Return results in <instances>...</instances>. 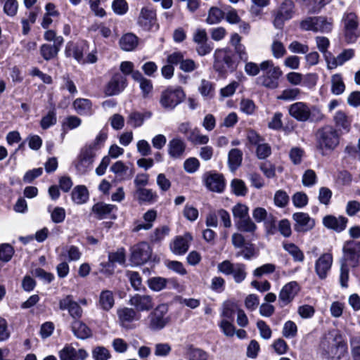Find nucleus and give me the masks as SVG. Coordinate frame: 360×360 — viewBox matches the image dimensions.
Segmentation results:
<instances>
[{
    "label": "nucleus",
    "instance_id": "obj_1",
    "mask_svg": "<svg viewBox=\"0 0 360 360\" xmlns=\"http://www.w3.org/2000/svg\"><path fill=\"white\" fill-rule=\"evenodd\" d=\"M107 138V130L102 129L92 143L86 144L82 148L78 156V162L76 165L78 171L84 173L91 167L96 152L102 148Z\"/></svg>",
    "mask_w": 360,
    "mask_h": 360
},
{
    "label": "nucleus",
    "instance_id": "obj_2",
    "mask_svg": "<svg viewBox=\"0 0 360 360\" xmlns=\"http://www.w3.org/2000/svg\"><path fill=\"white\" fill-rule=\"evenodd\" d=\"M319 352L327 359H340L347 352V347L338 333H329L321 340Z\"/></svg>",
    "mask_w": 360,
    "mask_h": 360
},
{
    "label": "nucleus",
    "instance_id": "obj_3",
    "mask_svg": "<svg viewBox=\"0 0 360 360\" xmlns=\"http://www.w3.org/2000/svg\"><path fill=\"white\" fill-rule=\"evenodd\" d=\"M316 148L324 155L326 151L333 150L340 143V134L337 129L326 125L318 129L316 134Z\"/></svg>",
    "mask_w": 360,
    "mask_h": 360
},
{
    "label": "nucleus",
    "instance_id": "obj_4",
    "mask_svg": "<svg viewBox=\"0 0 360 360\" xmlns=\"http://www.w3.org/2000/svg\"><path fill=\"white\" fill-rule=\"evenodd\" d=\"M262 75L257 78V83L269 89H276L279 86V79L283 75L280 67L276 66L271 60L262 62Z\"/></svg>",
    "mask_w": 360,
    "mask_h": 360
},
{
    "label": "nucleus",
    "instance_id": "obj_5",
    "mask_svg": "<svg viewBox=\"0 0 360 360\" xmlns=\"http://www.w3.org/2000/svg\"><path fill=\"white\" fill-rule=\"evenodd\" d=\"M214 59V69L221 75L226 73L228 70L233 72L238 67V63L229 49H216Z\"/></svg>",
    "mask_w": 360,
    "mask_h": 360
},
{
    "label": "nucleus",
    "instance_id": "obj_6",
    "mask_svg": "<svg viewBox=\"0 0 360 360\" xmlns=\"http://www.w3.org/2000/svg\"><path fill=\"white\" fill-rule=\"evenodd\" d=\"M186 94L181 86H169L160 94V104L166 110H172L184 101Z\"/></svg>",
    "mask_w": 360,
    "mask_h": 360
},
{
    "label": "nucleus",
    "instance_id": "obj_7",
    "mask_svg": "<svg viewBox=\"0 0 360 360\" xmlns=\"http://www.w3.org/2000/svg\"><path fill=\"white\" fill-rule=\"evenodd\" d=\"M168 315V307L165 304L157 306L147 317V326L152 331L163 329L170 322Z\"/></svg>",
    "mask_w": 360,
    "mask_h": 360
},
{
    "label": "nucleus",
    "instance_id": "obj_8",
    "mask_svg": "<svg viewBox=\"0 0 360 360\" xmlns=\"http://www.w3.org/2000/svg\"><path fill=\"white\" fill-rule=\"evenodd\" d=\"M219 272L225 276H232L236 283H241L247 277V267L243 263H233L230 260H224L217 264Z\"/></svg>",
    "mask_w": 360,
    "mask_h": 360
},
{
    "label": "nucleus",
    "instance_id": "obj_9",
    "mask_svg": "<svg viewBox=\"0 0 360 360\" xmlns=\"http://www.w3.org/2000/svg\"><path fill=\"white\" fill-rule=\"evenodd\" d=\"M343 257L341 262L356 267L360 260V241L349 240L345 242L342 248Z\"/></svg>",
    "mask_w": 360,
    "mask_h": 360
},
{
    "label": "nucleus",
    "instance_id": "obj_10",
    "mask_svg": "<svg viewBox=\"0 0 360 360\" xmlns=\"http://www.w3.org/2000/svg\"><path fill=\"white\" fill-rule=\"evenodd\" d=\"M295 4L292 0H284L274 13L273 24L277 29H283L285 22L294 14Z\"/></svg>",
    "mask_w": 360,
    "mask_h": 360
},
{
    "label": "nucleus",
    "instance_id": "obj_11",
    "mask_svg": "<svg viewBox=\"0 0 360 360\" xmlns=\"http://www.w3.org/2000/svg\"><path fill=\"white\" fill-rule=\"evenodd\" d=\"M152 248L147 242H140L131 248L130 260L139 266L146 263L151 257Z\"/></svg>",
    "mask_w": 360,
    "mask_h": 360
},
{
    "label": "nucleus",
    "instance_id": "obj_12",
    "mask_svg": "<svg viewBox=\"0 0 360 360\" xmlns=\"http://www.w3.org/2000/svg\"><path fill=\"white\" fill-rule=\"evenodd\" d=\"M136 24L144 31H150L155 26L158 28L156 10L150 6L142 7Z\"/></svg>",
    "mask_w": 360,
    "mask_h": 360
},
{
    "label": "nucleus",
    "instance_id": "obj_13",
    "mask_svg": "<svg viewBox=\"0 0 360 360\" xmlns=\"http://www.w3.org/2000/svg\"><path fill=\"white\" fill-rule=\"evenodd\" d=\"M127 86V79L120 72L115 73L105 87L106 96H112L120 94Z\"/></svg>",
    "mask_w": 360,
    "mask_h": 360
},
{
    "label": "nucleus",
    "instance_id": "obj_14",
    "mask_svg": "<svg viewBox=\"0 0 360 360\" xmlns=\"http://www.w3.org/2000/svg\"><path fill=\"white\" fill-rule=\"evenodd\" d=\"M333 262V255L329 252L322 254L315 262V272L319 279L324 280L327 278L331 269Z\"/></svg>",
    "mask_w": 360,
    "mask_h": 360
},
{
    "label": "nucleus",
    "instance_id": "obj_15",
    "mask_svg": "<svg viewBox=\"0 0 360 360\" xmlns=\"http://www.w3.org/2000/svg\"><path fill=\"white\" fill-rule=\"evenodd\" d=\"M167 61L170 64H179V68L185 72H191L197 68V65L192 59H184L181 52L177 51L169 54Z\"/></svg>",
    "mask_w": 360,
    "mask_h": 360
},
{
    "label": "nucleus",
    "instance_id": "obj_16",
    "mask_svg": "<svg viewBox=\"0 0 360 360\" xmlns=\"http://www.w3.org/2000/svg\"><path fill=\"white\" fill-rule=\"evenodd\" d=\"M299 291L300 287L296 281H291L286 283L282 288L278 295L280 306L283 307L290 304Z\"/></svg>",
    "mask_w": 360,
    "mask_h": 360
},
{
    "label": "nucleus",
    "instance_id": "obj_17",
    "mask_svg": "<svg viewBox=\"0 0 360 360\" xmlns=\"http://www.w3.org/2000/svg\"><path fill=\"white\" fill-rule=\"evenodd\" d=\"M292 219L295 221L294 229L297 232H307L315 226V220L308 213L295 212L292 214Z\"/></svg>",
    "mask_w": 360,
    "mask_h": 360
},
{
    "label": "nucleus",
    "instance_id": "obj_18",
    "mask_svg": "<svg viewBox=\"0 0 360 360\" xmlns=\"http://www.w3.org/2000/svg\"><path fill=\"white\" fill-rule=\"evenodd\" d=\"M129 304L137 311H148L154 307L153 298L148 295L135 294L130 297Z\"/></svg>",
    "mask_w": 360,
    "mask_h": 360
},
{
    "label": "nucleus",
    "instance_id": "obj_19",
    "mask_svg": "<svg viewBox=\"0 0 360 360\" xmlns=\"http://www.w3.org/2000/svg\"><path fill=\"white\" fill-rule=\"evenodd\" d=\"M60 310H68L70 315L75 319L78 320L82 316V309L79 304L74 301L72 295H67L59 301Z\"/></svg>",
    "mask_w": 360,
    "mask_h": 360
},
{
    "label": "nucleus",
    "instance_id": "obj_20",
    "mask_svg": "<svg viewBox=\"0 0 360 360\" xmlns=\"http://www.w3.org/2000/svg\"><path fill=\"white\" fill-rule=\"evenodd\" d=\"M192 240L193 237L189 233H186L183 236H176L170 245L172 252L179 255L185 254L188 251L190 243Z\"/></svg>",
    "mask_w": 360,
    "mask_h": 360
},
{
    "label": "nucleus",
    "instance_id": "obj_21",
    "mask_svg": "<svg viewBox=\"0 0 360 360\" xmlns=\"http://www.w3.org/2000/svg\"><path fill=\"white\" fill-rule=\"evenodd\" d=\"M291 117L299 122H307L309 117V106L304 102H296L288 108Z\"/></svg>",
    "mask_w": 360,
    "mask_h": 360
},
{
    "label": "nucleus",
    "instance_id": "obj_22",
    "mask_svg": "<svg viewBox=\"0 0 360 360\" xmlns=\"http://www.w3.org/2000/svg\"><path fill=\"white\" fill-rule=\"evenodd\" d=\"M88 356L87 352L84 349L77 350L72 345H65L59 352L60 360H85Z\"/></svg>",
    "mask_w": 360,
    "mask_h": 360
},
{
    "label": "nucleus",
    "instance_id": "obj_23",
    "mask_svg": "<svg viewBox=\"0 0 360 360\" xmlns=\"http://www.w3.org/2000/svg\"><path fill=\"white\" fill-rule=\"evenodd\" d=\"M157 216L158 213L156 210L153 209L148 210L143 215V221H136L134 222L132 231L139 232L141 230L148 231L151 229L157 219Z\"/></svg>",
    "mask_w": 360,
    "mask_h": 360
},
{
    "label": "nucleus",
    "instance_id": "obj_24",
    "mask_svg": "<svg viewBox=\"0 0 360 360\" xmlns=\"http://www.w3.org/2000/svg\"><path fill=\"white\" fill-rule=\"evenodd\" d=\"M347 222V218L343 216L336 217L333 215H326L323 218V226L338 233L342 232L345 229Z\"/></svg>",
    "mask_w": 360,
    "mask_h": 360
},
{
    "label": "nucleus",
    "instance_id": "obj_25",
    "mask_svg": "<svg viewBox=\"0 0 360 360\" xmlns=\"http://www.w3.org/2000/svg\"><path fill=\"white\" fill-rule=\"evenodd\" d=\"M167 147L168 154L172 158L181 159L184 155L186 144L182 139L175 137L169 141Z\"/></svg>",
    "mask_w": 360,
    "mask_h": 360
},
{
    "label": "nucleus",
    "instance_id": "obj_26",
    "mask_svg": "<svg viewBox=\"0 0 360 360\" xmlns=\"http://www.w3.org/2000/svg\"><path fill=\"white\" fill-rule=\"evenodd\" d=\"M115 210H117L115 205L100 202L93 205L91 212L98 219H103L108 217L115 219V215H111Z\"/></svg>",
    "mask_w": 360,
    "mask_h": 360
},
{
    "label": "nucleus",
    "instance_id": "obj_27",
    "mask_svg": "<svg viewBox=\"0 0 360 360\" xmlns=\"http://www.w3.org/2000/svg\"><path fill=\"white\" fill-rule=\"evenodd\" d=\"M205 184L207 187L212 191L221 193L225 187V180L222 174L210 172L206 179Z\"/></svg>",
    "mask_w": 360,
    "mask_h": 360
},
{
    "label": "nucleus",
    "instance_id": "obj_28",
    "mask_svg": "<svg viewBox=\"0 0 360 360\" xmlns=\"http://www.w3.org/2000/svg\"><path fill=\"white\" fill-rule=\"evenodd\" d=\"M62 46V39H56V44H44L40 47V54L45 60L55 58Z\"/></svg>",
    "mask_w": 360,
    "mask_h": 360
},
{
    "label": "nucleus",
    "instance_id": "obj_29",
    "mask_svg": "<svg viewBox=\"0 0 360 360\" xmlns=\"http://www.w3.org/2000/svg\"><path fill=\"white\" fill-rule=\"evenodd\" d=\"M354 56V49H345L336 58H333L330 60L327 59L328 68L329 69L336 68L338 66L342 65L345 62L352 59Z\"/></svg>",
    "mask_w": 360,
    "mask_h": 360
},
{
    "label": "nucleus",
    "instance_id": "obj_30",
    "mask_svg": "<svg viewBox=\"0 0 360 360\" xmlns=\"http://www.w3.org/2000/svg\"><path fill=\"white\" fill-rule=\"evenodd\" d=\"M333 122L338 131L343 130L349 132L350 130L352 119L345 112L337 111L333 117Z\"/></svg>",
    "mask_w": 360,
    "mask_h": 360
},
{
    "label": "nucleus",
    "instance_id": "obj_31",
    "mask_svg": "<svg viewBox=\"0 0 360 360\" xmlns=\"http://www.w3.org/2000/svg\"><path fill=\"white\" fill-rule=\"evenodd\" d=\"M120 46L125 51L134 50L139 44V38L133 33H127L120 39Z\"/></svg>",
    "mask_w": 360,
    "mask_h": 360
},
{
    "label": "nucleus",
    "instance_id": "obj_32",
    "mask_svg": "<svg viewBox=\"0 0 360 360\" xmlns=\"http://www.w3.org/2000/svg\"><path fill=\"white\" fill-rule=\"evenodd\" d=\"M73 107L80 115H90L93 113L92 103L86 98H77L73 102Z\"/></svg>",
    "mask_w": 360,
    "mask_h": 360
},
{
    "label": "nucleus",
    "instance_id": "obj_33",
    "mask_svg": "<svg viewBox=\"0 0 360 360\" xmlns=\"http://www.w3.org/2000/svg\"><path fill=\"white\" fill-rule=\"evenodd\" d=\"M72 330L79 339H86L91 335L89 328L79 320H75L72 323Z\"/></svg>",
    "mask_w": 360,
    "mask_h": 360
},
{
    "label": "nucleus",
    "instance_id": "obj_34",
    "mask_svg": "<svg viewBox=\"0 0 360 360\" xmlns=\"http://www.w3.org/2000/svg\"><path fill=\"white\" fill-rule=\"evenodd\" d=\"M170 229L167 225H163L155 228L148 236V240L151 243H160L169 234Z\"/></svg>",
    "mask_w": 360,
    "mask_h": 360
},
{
    "label": "nucleus",
    "instance_id": "obj_35",
    "mask_svg": "<svg viewBox=\"0 0 360 360\" xmlns=\"http://www.w3.org/2000/svg\"><path fill=\"white\" fill-rule=\"evenodd\" d=\"M114 304L115 299L112 292L108 290L101 291L98 300L99 307L105 311H109Z\"/></svg>",
    "mask_w": 360,
    "mask_h": 360
},
{
    "label": "nucleus",
    "instance_id": "obj_36",
    "mask_svg": "<svg viewBox=\"0 0 360 360\" xmlns=\"http://www.w3.org/2000/svg\"><path fill=\"white\" fill-rule=\"evenodd\" d=\"M243 153L238 148L231 149L228 155V164L231 172H235L241 165Z\"/></svg>",
    "mask_w": 360,
    "mask_h": 360
},
{
    "label": "nucleus",
    "instance_id": "obj_37",
    "mask_svg": "<svg viewBox=\"0 0 360 360\" xmlns=\"http://www.w3.org/2000/svg\"><path fill=\"white\" fill-rule=\"evenodd\" d=\"M72 200L77 204L85 203L89 199V191L86 186L79 185L75 186L72 191Z\"/></svg>",
    "mask_w": 360,
    "mask_h": 360
},
{
    "label": "nucleus",
    "instance_id": "obj_38",
    "mask_svg": "<svg viewBox=\"0 0 360 360\" xmlns=\"http://www.w3.org/2000/svg\"><path fill=\"white\" fill-rule=\"evenodd\" d=\"M136 195L139 202H152L156 200L158 195L152 189L139 187L136 190Z\"/></svg>",
    "mask_w": 360,
    "mask_h": 360
},
{
    "label": "nucleus",
    "instance_id": "obj_39",
    "mask_svg": "<svg viewBox=\"0 0 360 360\" xmlns=\"http://www.w3.org/2000/svg\"><path fill=\"white\" fill-rule=\"evenodd\" d=\"M257 255L258 252L256 250L255 245L251 243H247L243 245L241 250L236 253V257H242L245 260H250L251 259L256 257Z\"/></svg>",
    "mask_w": 360,
    "mask_h": 360
},
{
    "label": "nucleus",
    "instance_id": "obj_40",
    "mask_svg": "<svg viewBox=\"0 0 360 360\" xmlns=\"http://www.w3.org/2000/svg\"><path fill=\"white\" fill-rule=\"evenodd\" d=\"M236 226L237 229L241 232L250 233L252 234H253L257 229L256 224L252 221L250 217L240 220H236Z\"/></svg>",
    "mask_w": 360,
    "mask_h": 360
},
{
    "label": "nucleus",
    "instance_id": "obj_41",
    "mask_svg": "<svg viewBox=\"0 0 360 360\" xmlns=\"http://www.w3.org/2000/svg\"><path fill=\"white\" fill-rule=\"evenodd\" d=\"M345 90V84L340 74H335L331 77V93L334 95H340Z\"/></svg>",
    "mask_w": 360,
    "mask_h": 360
},
{
    "label": "nucleus",
    "instance_id": "obj_42",
    "mask_svg": "<svg viewBox=\"0 0 360 360\" xmlns=\"http://www.w3.org/2000/svg\"><path fill=\"white\" fill-rule=\"evenodd\" d=\"M186 139L194 145H204L209 141L208 136L201 134L196 128L190 131Z\"/></svg>",
    "mask_w": 360,
    "mask_h": 360
},
{
    "label": "nucleus",
    "instance_id": "obj_43",
    "mask_svg": "<svg viewBox=\"0 0 360 360\" xmlns=\"http://www.w3.org/2000/svg\"><path fill=\"white\" fill-rule=\"evenodd\" d=\"M117 316L120 321L122 324L124 323H131L135 320L136 311L134 309L124 307L117 310Z\"/></svg>",
    "mask_w": 360,
    "mask_h": 360
},
{
    "label": "nucleus",
    "instance_id": "obj_44",
    "mask_svg": "<svg viewBox=\"0 0 360 360\" xmlns=\"http://www.w3.org/2000/svg\"><path fill=\"white\" fill-rule=\"evenodd\" d=\"M283 249L287 251L295 262H303L304 259L302 251L294 243H283Z\"/></svg>",
    "mask_w": 360,
    "mask_h": 360
},
{
    "label": "nucleus",
    "instance_id": "obj_45",
    "mask_svg": "<svg viewBox=\"0 0 360 360\" xmlns=\"http://www.w3.org/2000/svg\"><path fill=\"white\" fill-rule=\"evenodd\" d=\"M224 16L225 13L222 10L217 7H212L209 10L206 22L210 25L217 24L224 18Z\"/></svg>",
    "mask_w": 360,
    "mask_h": 360
},
{
    "label": "nucleus",
    "instance_id": "obj_46",
    "mask_svg": "<svg viewBox=\"0 0 360 360\" xmlns=\"http://www.w3.org/2000/svg\"><path fill=\"white\" fill-rule=\"evenodd\" d=\"M231 187L233 193L238 196H244L248 192V188L241 179H234L231 183Z\"/></svg>",
    "mask_w": 360,
    "mask_h": 360
},
{
    "label": "nucleus",
    "instance_id": "obj_47",
    "mask_svg": "<svg viewBox=\"0 0 360 360\" xmlns=\"http://www.w3.org/2000/svg\"><path fill=\"white\" fill-rule=\"evenodd\" d=\"M318 22L316 25L317 31L321 32H329L333 28V20L328 19L324 16H316Z\"/></svg>",
    "mask_w": 360,
    "mask_h": 360
},
{
    "label": "nucleus",
    "instance_id": "obj_48",
    "mask_svg": "<svg viewBox=\"0 0 360 360\" xmlns=\"http://www.w3.org/2000/svg\"><path fill=\"white\" fill-rule=\"evenodd\" d=\"M57 122L56 113L54 109L49 111L46 115L44 116L40 122V126L43 129H47L54 125Z\"/></svg>",
    "mask_w": 360,
    "mask_h": 360
},
{
    "label": "nucleus",
    "instance_id": "obj_49",
    "mask_svg": "<svg viewBox=\"0 0 360 360\" xmlns=\"http://www.w3.org/2000/svg\"><path fill=\"white\" fill-rule=\"evenodd\" d=\"M342 21L344 28H359L358 17L354 13H345Z\"/></svg>",
    "mask_w": 360,
    "mask_h": 360
},
{
    "label": "nucleus",
    "instance_id": "obj_50",
    "mask_svg": "<svg viewBox=\"0 0 360 360\" xmlns=\"http://www.w3.org/2000/svg\"><path fill=\"white\" fill-rule=\"evenodd\" d=\"M248 207L243 204L238 203L232 208V213L235 221L249 217Z\"/></svg>",
    "mask_w": 360,
    "mask_h": 360
},
{
    "label": "nucleus",
    "instance_id": "obj_51",
    "mask_svg": "<svg viewBox=\"0 0 360 360\" xmlns=\"http://www.w3.org/2000/svg\"><path fill=\"white\" fill-rule=\"evenodd\" d=\"M297 334V326L292 321H286L283 328L282 335L285 338H294Z\"/></svg>",
    "mask_w": 360,
    "mask_h": 360
},
{
    "label": "nucleus",
    "instance_id": "obj_52",
    "mask_svg": "<svg viewBox=\"0 0 360 360\" xmlns=\"http://www.w3.org/2000/svg\"><path fill=\"white\" fill-rule=\"evenodd\" d=\"M301 94V90L298 88H289L284 89L281 94L278 96V99L283 101H292L296 99Z\"/></svg>",
    "mask_w": 360,
    "mask_h": 360
},
{
    "label": "nucleus",
    "instance_id": "obj_53",
    "mask_svg": "<svg viewBox=\"0 0 360 360\" xmlns=\"http://www.w3.org/2000/svg\"><path fill=\"white\" fill-rule=\"evenodd\" d=\"M125 250L123 248L117 249L115 252L108 253V259L115 265V263L123 264L125 262Z\"/></svg>",
    "mask_w": 360,
    "mask_h": 360
},
{
    "label": "nucleus",
    "instance_id": "obj_54",
    "mask_svg": "<svg viewBox=\"0 0 360 360\" xmlns=\"http://www.w3.org/2000/svg\"><path fill=\"white\" fill-rule=\"evenodd\" d=\"M319 19L316 17H307L300 22V26L302 30L318 32L316 25Z\"/></svg>",
    "mask_w": 360,
    "mask_h": 360
},
{
    "label": "nucleus",
    "instance_id": "obj_55",
    "mask_svg": "<svg viewBox=\"0 0 360 360\" xmlns=\"http://www.w3.org/2000/svg\"><path fill=\"white\" fill-rule=\"evenodd\" d=\"M149 288L153 291H160L166 287L167 279L162 277H153L148 281Z\"/></svg>",
    "mask_w": 360,
    "mask_h": 360
},
{
    "label": "nucleus",
    "instance_id": "obj_56",
    "mask_svg": "<svg viewBox=\"0 0 360 360\" xmlns=\"http://www.w3.org/2000/svg\"><path fill=\"white\" fill-rule=\"evenodd\" d=\"M92 356L94 360H108L111 357V355L107 348L98 346L93 349Z\"/></svg>",
    "mask_w": 360,
    "mask_h": 360
},
{
    "label": "nucleus",
    "instance_id": "obj_57",
    "mask_svg": "<svg viewBox=\"0 0 360 360\" xmlns=\"http://www.w3.org/2000/svg\"><path fill=\"white\" fill-rule=\"evenodd\" d=\"M349 343L353 360H360V337H352Z\"/></svg>",
    "mask_w": 360,
    "mask_h": 360
},
{
    "label": "nucleus",
    "instance_id": "obj_58",
    "mask_svg": "<svg viewBox=\"0 0 360 360\" xmlns=\"http://www.w3.org/2000/svg\"><path fill=\"white\" fill-rule=\"evenodd\" d=\"M275 270L276 266L273 264L268 263L256 268L253 271L252 274L255 277L260 278L264 274H272Z\"/></svg>",
    "mask_w": 360,
    "mask_h": 360
},
{
    "label": "nucleus",
    "instance_id": "obj_59",
    "mask_svg": "<svg viewBox=\"0 0 360 360\" xmlns=\"http://www.w3.org/2000/svg\"><path fill=\"white\" fill-rule=\"evenodd\" d=\"M302 184L304 186L311 187L316 184L317 176L315 172L312 169H307L302 176Z\"/></svg>",
    "mask_w": 360,
    "mask_h": 360
},
{
    "label": "nucleus",
    "instance_id": "obj_60",
    "mask_svg": "<svg viewBox=\"0 0 360 360\" xmlns=\"http://www.w3.org/2000/svg\"><path fill=\"white\" fill-rule=\"evenodd\" d=\"M112 8L115 14L122 15L127 12L129 6L126 0H114Z\"/></svg>",
    "mask_w": 360,
    "mask_h": 360
},
{
    "label": "nucleus",
    "instance_id": "obj_61",
    "mask_svg": "<svg viewBox=\"0 0 360 360\" xmlns=\"http://www.w3.org/2000/svg\"><path fill=\"white\" fill-rule=\"evenodd\" d=\"M195 44L197 45L195 47V51L200 56H204L209 54L213 49V44L208 40Z\"/></svg>",
    "mask_w": 360,
    "mask_h": 360
},
{
    "label": "nucleus",
    "instance_id": "obj_62",
    "mask_svg": "<svg viewBox=\"0 0 360 360\" xmlns=\"http://www.w3.org/2000/svg\"><path fill=\"white\" fill-rule=\"evenodd\" d=\"M13 253L14 250L11 245L5 243L0 245V260L5 262L10 261Z\"/></svg>",
    "mask_w": 360,
    "mask_h": 360
},
{
    "label": "nucleus",
    "instance_id": "obj_63",
    "mask_svg": "<svg viewBox=\"0 0 360 360\" xmlns=\"http://www.w3.org/2000/svg\"><path fill=\"white\" fill-rule=\"evenodd\" d=\"M289 202V196L283 190L277 191L274 195L275 205L279 207H284Z\"/></svg>",
    "mask_w": 360,
    "mask_h": 360
},
{
    "label": "nucleus",
    "instance_id": "obj_64",
    "mask_svg": "<svg viewBox=\"0 0 360 360\" xmlns=\"http://www.w3.org/2000/svg\"><path fill=\"white\" fill-rule=\"evenodd\" d=\"M188 358L189 360H207L208 354L200 349L193 348L188 352Z\"/></svg>",
    "mask_w": 360,
    "mask_h": 360
}]
</instances>
